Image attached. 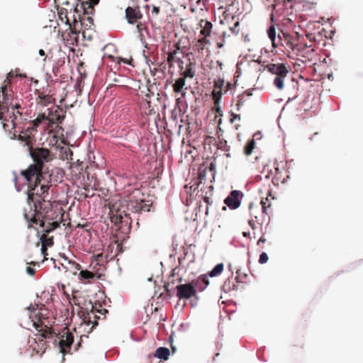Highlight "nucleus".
<instances>
[{"label":"nucleus","mask_w":363,"mask_h":363,"mask_svg":"<svg viewBox=\"0 0 363 363\" xmlns=\"http://www.w3.org/2000/svg\"><path fill=\"white\" fill-rule=\"evenodd\" d=\"M95 277V274L88 270H82L79 273V279L80 280H89L94 279Z\"/></svg>","instance_id":"obj_31"},{"label":"nucleus","mask_w":363,"mask_h":363,"mask_svg":"<svg viewBox=\"0 0 363 363\" xmlns=\"http://www.w3.org/2000/svg\"><path fill=\"white\" fill-rule=\"evenodd\" d=\"M176 289L177 296L179 299H189L196 294V289H195L193 282L179 284L177 286Z\"/></svg>","instance_id":"obj_11"},{"label":"nucleus","mask_w":363,"mask_h":363,"mask_svg":"<svg viewBox=\"0 0 363 363\" xmlns=\"http://www.w3.org/2000/svg\"><path fill=\"white\" fill-rule=\"evenodd\" d=\"M175 62L178 63L179 67V68H180V71L182 72V71L183 70V69H184V66H183L184 62H183V60H182V58H181V57H179V58H177V60H176V62Z\"/></svg>","instance_id":"obj_42"},{"label":"nucleus","mask_w":363,"mask_h":363,"mask_svg":"<svg viewBox=\"0 0 363 363\" xmlns=\"http://www.w3.org/2000/svg\"><path fill=\"white\" fill-rule=\"evenodd\" d=\"M215 108H216V112L218 114L222 115V110H221V108L219 106V105L214 104L213 110H215Z\"/></svg>","instance_id":"obj_43"},{"label":"nucleus","mask_w":363,"mask_h":363,"mask_svg":"<svg viewBox=\"0 0 363 363\" xmlns=\"http://www.w3.org/2000/svg\"><path fill=\"white\" fill-rule=\"evenodd\" d=\"M45 225L43 228V231L45 233H43L40 237V241L42 242V245H45L46 247H51L54 244L53 241V237L48 238L46 235V233H50L52 231H53L55 229H56L59 226L58 221H52L50 222L48 220H45Z\"/></svg>","instance_id":"obj_8"},{"label":"nucleus","mask_w":363,"mask_h":363,"mask_svg":"<svg viewBox=\"0 0 363 363\" xmlns=\"http://www.w3.org/2000/svg\"><path fill=\"white\" fill-rule=\"evenodd\" d=\"M250 226L253 229L255 230L256 228V226L255 225V223H254V220H250L249 222H248Z\"/></svg>","instance_id":"obj_50"},{"label":"nucleus","mask_w":363,"mask_h":363,"mask_svg":"<svg viewBox=\"0 0 363 363\" xmlns=\"http://www.w3.org/2000/svg\"><path fill=\"white\" fill-rule=\"evenodd\" d=\"M225 35H226L225 32H223V35H223V40L221 42H218L217 43V48H223L224 44H225Z\"/></svg>","instance_id":"obj_40"},{"label":"nucleus","mask_w":363,"mask_h":363,"mask_svg":"<svg viewBox=\"0 0 363 363\" xmlns=\"http://www.w3.org/2000/svg\"><path fill=\"white\" fill-rule=\"evenodd\" d=\"M266 242V239L263 237H261L258 241H257V245H259L260 242Z\"/></svg>","instance_id":"obj_51"},{"label":"nucleus","mask_w":363,"mask_h":363,"mask_svg":"<svg viewBox=\"0 0 363 363\" xmlns=\"http://www.w3.org/2000/svg\"><path fill=\"white\" fill-rule=\"evenodd\" d=\"M206 38H207V37L203 36V38H199V39L198 40V42H199L200 44H204V43H206L207 42V40H206Z\"/></svg>","instance_id":"obj_46"},{"label":"nucleus","mask_w":363,"mask_h":363,"mask_svg":"<svg viewBox=\"0 0 363 363\" xmlns=\"http://www.w3.org/2000/svg\"><path fill=\"white\" fill-rule=\"evenodd\" d=\"M255 141L254 140V139H251V140H248L244 147V153L247 156L250 155L252 153V151L255 149Z\"/></svg>","instance_id":"obj_28"},{"label":"nucleus","mask_w":363,"mask_h":363,"mask_svg":"<svg viewBox=\"0 0 363 363\" xmlns=\"http://www.w3.org/2000/svg\"><path fill=\"white\" fill-rule=\"evenodd\" d=\"M239 127H240V125H235V129H237V130H238V129L239 128Z\"/></svg>","instance_id":"obj_59"},{"label":"nucleus","mask_w":363,"mask_h":363,"mask_svg":"<svg viewBox=\"0 0 363 363\" xmlns=\"http://www.w3.org/2000/svg\"><path fill=\"white\" fill-rule=\"evenodd\" d=\"M63 110L59 106H55L50 109V112L48 115V121L50 123H61L65 116L62 114Z\"/></svg>","instance_id":"obj_15"},{"label":"nucleus","mask_w":363,"mask_h":363,"mask_svg":"<svg viewBox=\"0 0 363 363\" xmlns=\"http://www.w3.org/2000/svg\"><path fill=\"white\" fill-rule=\"evenodd\" d=\"M126 208L128 211L136 213V212H149L152 203L147 201L145 199V195L142 193L139 189H135L127 196L126 200Z\"/></svg>","instance_id":"obj_5"},{"label":"nucleus","mask_w":363,"mask_h":363,"mask_svg":"<svg viewBox=\"0 0 363 363\" xmlns=\"http://www.w3.org/2000/svg\"><path fill=\"white\" fill-rule=\"evenodd\" d=\"M37 95L35 99L36 103L43 106H48L55 101V99L50 92L46 93V91H44L37 90Z\"/></svg>","instance_id":"obj_16"},{"label":"nucleus","mask_w":363,"mask_h":363,"mask_svg":"<svg viewBox=\"0 0 363 363\" xmlns=\"http://www.w3.org/2000/svg\"><path fill=\"white\" fill-rule=\"evenodd\" d=\"M264 70L277 76H286L289 72V67L283 63H269L264 67Z\"/></svg>","instance_id":"obj_13"},{"label":"nucleus","mask_w":363,"mask_h":363,"mask_svg":"<svg viewBox=\"0 0 363 363\" xmlns=\"http://www.w3.org/2000/svg\"><path fill=\"white\" fill-rule=\"evenodd\" d=\"M73 264L74 265V267L77 270H79L81 268V266L79 264H77L76 262H73Z\"/></svg>","instance_id":"obj_52"},{"label":"nucleus","mask_w":363,"mask_h":363,"mask_svg":"<svg viewBox=\"0 0 363 363\" xmlns=\"http://www.w3.org/2000/svg\"><path fill=\"white\" fill-rule=\"evenodd\" d=\"M242 196V194L238 190H233L230 195L225 199V203L231 209H236L240 205V196Z\"/></svg>","instance_id":"obj_14"},{"label":"nucleus","mask_w":363,"mask_h":363,"mask_svg":"<svg viewBox=\"0 0 363 363\" xmlns=\"http://www.w3.org/2000/svg\"><path fill=\"white\" fill-rule=\"evenodd\" d=\"M249 235H250V233H246V232H244V233H243V236H244V237H247V236H249Z\"/></svg>","instance_id":"obj_56"},{"label":"nucleus","mask_w":363,"mask_h":363,"mask_svg":"<svg viewBox=\"0 0 363 363\" xmlns=\"http://www.w3.org/2000/svg\"><path fill=\"white\" fill-rule=\"evenodd\" d=\"M282 35H278V46L280 45L283 47H288L294 53L296 51L299 44L296 43L297 40L292 35L281 32Z\"/></svg>","instance_id":"obj_12"},{"label":"nucleus","mask_w":363,"mask_h":363,"mask_svg":"<svg viewBox=\"0 0 363 363\" xmlns=\"http://www.w3.org/2000/svg\"><path fill=\"white\" fill-rule=\"evenodd\" d=\"M26 272L30 275V276H33L35 273V270L34 268L31 267H26Z\"/></svg>","instance_id":"obj_41"},{"label":"nucleus","mask_w":363,"mask_h":363,"mask_svg":"<svg viewBox=\"0 0 363 363\" xmlns=\"http://www.w3.org/2000/svg\"><path fill=\"white\" fill-rule=\"evenodd\" d=\"M81 8L83 9L84 13H91L94 6L96 5L99 0H82Z\"/></svg>","instance_id":"obj_23"},{"label":"nucleus","mask_w":363,"mask_h":363,"mask_svg":"<svg viewBox=\"0 0 363 363\" xmlns=\"http://www.w3.org/2000/svg\"><path fill=\"white\" fill-rule=\"evenodd\" d=\"M230 281L229 280L225 282L223 287L225 288L226 290L230 291L236 290L238 289V286L235 284H233V286H230Z\"/></svg>","instance_id":"obj_38"},{"label":"nucleus","mask_w":363,"mask_h":363,"mask_svg":"<svg viewBox=\"0 0 363 363\" xmlns=\"http://www.w3.org/2000/svg\"><path fill=\"white\" fill-rule=\"evenodd\" d=\"M152 13L157 15L160 13V8L157 6H153Z\"/></svg>","instance_id":"obj_44"},{"label":"nucleus","mask_w":363,"mask_h":363,"mask_svg":"<svg viewBox=\"0 0 363 363\" xmlns=\"http://www.w3.org/2000/svg\"><path fill=\"white\" fill-rule=\"evenodd\" d=\"M117 58H118V60H117L118 63L123 62L124 64L131 65L132 59L128 60V59H125V58H123V57H117Z\"/></svg>","instance_id":"obj_39"},{"label":"nucleus","mask_w":363,"mask_h":363,"mask_svg":"<svg viewBox=\"0 0 363 363\" xmlns=\"http://www.w3.org/2000/svg\"><path fill=\"white\" fill-rule=\"evenodd\" d=\"M196 289L203 291L209 285L208 276L207 274H202L196 279L192 281Z\"/></svg>","instance_id":"obj_19"},{"label":"nucleus","mask_w":363,"mask_h":363,"mask_svg":"<svg viewBox=\"0 0 363 363\" xmlns=\"http://www.w3.org/2000/svg\"><path fill=\"white\" fill-rule=\"evenodd\" d=\"M268 36L272 41V45L274 48L278 47V38L276 37V30L273 26H270L267 30Z\"/></svg>","instance_id":"obj_26"},{"label":"nucleus","mask_w":363,"mask_h":363,"mask_svg":"<svg viewBox=\"0 0 363 363\" xmlns=\"http://www.w3.org/2000/svg\"><path fill=\"white\" fill-rule=\"evenodd\" d=\"M222 95H223V92L221 90H218L217 89L213 88V92H212V96H213V99L215 105L220 104Z\"/></svg>","instance_id":"obj_30"},{"label":"nucleus","mask_w":363,"mask_h":363,"mask_svg":"<svg viewBox=\"0 0 363 363\" xmlns=\"http://www.w3.org/2000/svg\"><path fill=\"white\" fill-rule=\"evenodd\" d=\"M286 76H276L274 80V86L279 90H281L284 87V79Z\"/></svg>","instance_id":"obj_32"},{"label":"nucleus","mask_w":363,"mask_h":363,"mask_svg":"<svg viewBox=\"0 0 363 363\" xmlns=\"http://www.w3.org/2000/svg\"><path fill=\"white\" fill-rule=\"evenodd\" d=\"M239 24H240V23H239V22H238V21H237V22L235 23L234 27L230 28V30H231V31H232L233 33H238V31H235V28L239 26Z\"/></svg>","instance_id":"obj_47"},{"label":"nucleus","mask_w":363,"mask_h":363,"mask_svg":"<svg viewBox=\"0 0 363 363\" xmlns=\"http://www.w3.org/2000/svg\"><path fill=\"white\" fill-rule=\"evenodd\" d=\"M247 277V274H244L243 277L245 278Z\"/></svg>","instance_id":"obj_63"},{"label":"nucleus","mask_w":363,"mask_h":363,"mask_svg":"<svg viewBox=\"0 0 363 363\" xmlns=\"http://www.w3.org/2000/svg\"><path fill=\"white\" fill-rule=\"evenodd\" d=\"M199 26L202 28L201 34L205 37H209L212 31L213 24L207 20L201 19Z\"/></svg>","instance_id":"obj_21"},{"label":"nucleus","mask_w":363,"mask_h":363,"mask_svg":"<svg viewBox=\"0 0 363 363\" xmlns=\"http://www.w3.org/2000/svg\"><path fill=\"white\" fill-rule=\"evenodd\" d=\"M123 208L121 201L115 202L110 206V220L118 230L123 228H130V218Z\"/></svg>","instance_id":"obj_6"},{"label":"nucleus","mask_w":363,"mask_h":363,"mask_svg":"<svg viewBox=\"0 0 363 363\" xmlns=\"http://www.w3.org/2000/svg\"><path fill=\"white\" fill-rule=\"evenodd\" d=\"M43 311H46V309L33 308L29 315L33 326L39 333V334L36 335L37 338L35 339V342L37 340L39 341V343L38 344L39 350L42 352H44L45 350L46 341L45 339L55 338V342H56V338H58L60 339L58 345L60 352L63 354L69 353V351L67 350L70 349L74 342V336L72 333L67 327L64 328L60 333H57L51 327L49 326L50 321L48 320V318L45 317L46 314H45Z\"/></svg>","instance_id":"obj_2"},{"label":"nucleus","mask_w":363,"mask_h":363,"mask_svg":"<svg viewBox=\"0 0 363 363\" xmlns=\"http://www.w3.org/2000/svg\"><path fill=\"white\" fill-rule=\"evenodd\" d=\"M223 268L224 265L223 263L218 264L207 275L211 277L218 276L222 273Z\"/></svg>","instance_id":"obj_29"},{"label":"nucleus","mask_w":363,"mask_h":363,"mask_svg":"<svg viewBox=\"0 0 363 363\" xmlns=\"http://www.w3.org/2000/svg\"><path fill=\"white\" fill-rule=\"evenodd\" d=\"M240 119H241V116L240 114H237L233 112L230 113V122L231 123H233L235 122V121H236V120L240 121Z\"/></svg>","instance_id":"obj_36"},{"label":"nucleus","mask_w":363,"mask_h":363,"mask_svg":"<svg viewBox=\"0 0 363 363\" xmlns=\"http://www.w3.org/2000/svg\"><path fill=\"white\" fill-rule=\"evenodd\" d=\"M269 203V201H268L267 198L266 199L265 201L262 200V201H261L263 213L267 214V208L270 207V203Z\"/></svg>","instance_id":"obj_35"},{"label":"nucleus","mask_w":363,"mask_h":363,"mask_svg":"<svg viewBox=\"0 0 363 363\" xmlns=\"http://www.w3.org/2000/svg\"><path fill=\"white\" fill-rule=\"evenodd\" d=\"M260 138H261L260 133H255L253 135V138L252 139H254V140H259Z\"/></svg>","instance_id":"obj_49"},{"label":"nucleus","mask_w":363,"mask_h":363,"mask_svg":"<svg viewBox=\"0 0 363 363\" xmlns=\"http://www.w3.org/2000/svg\"><path fill=\"white\" fill-rule=\"evenodd\" d=\"M125 18L129 24H135L143 18L138 5L129 6L125 9Z\"/></svg>","instance_id":"obj_10"},{"label":"nucleus","mask_w":363,"mask_h":363,"mask_svg":"<svg viewBox=\"0 0 363 363\" xmlns=\"http://www.w3.org/2000/svg\"><path fill=\"white\" fill-rule=\"evenodd\" d=\"M195 63L189 62L186 65V69L184 71L180 72V75L185 79L190 78L192 79L196 75V69H195Z\"/></svg>","instance_id":"obj_20"},{"label":"nucleus","mask_w":363,"mask_h":363,"mask_svg":"<svg viewBox=\"0 0 363 363\" xmlns=\"http://www.w3.org/2000/svg\"><path fill=\"white\" fill-rule=\"evenodd\" d=\"M75 167L79 171V173L80 174L81 173L80 172L82 171V169H83L82 164H78Z\"/></svg>","instance_id":"obj_54"},{"label":"nucleus","mask_w":363,"mask_h":363,"mask_svg":"<svg viewBox=\"0 0 363 363\" xmlns=\"http://www.w3.org/2000/svg\"><path fill=\"white\" fill-rule=\"evenodd\" d=\"M293 0H284V3H286V2H291Z\"/></svg>","instance_id":"obj_58"},{"label":"nucleus","mask_w":363,"mask_h":363,"mask_svg":"<svg viewBox=\"0 0 363 363\" xmlns=\"http://www.w3.org/2000/svg\"><path fill=\"white\" fill-rule=\"evenodd\" d=\"M237 276L235 277V279L237 281V282H242V278L240 277V275L239 274V271H237Z\"/></svg>","instance_id":"obj_48"},{"label":"nucleus","mask_w":363,"mask_h":363,"mask_svg":"<svg viewBox=\"0 0 363 363\" xmlns=\"http://www.w3.org/2000/svg\"><path fill=\"white\" fill-rule=\"evenodd\" d=\"M205 200H206V202H208V198H206Z\"/></svg>","instance_id":"obj_61"},{"label":"nucleus","mask_w":363,"mask_h":363,"mask_svg":"<svg viewBox=\"0 0 363 363\" xmlns=\"http://www.w3.org/2000/svg\"><path fill=\"white\" fill-rule=\"evenodd\" d=\"M179 101H180V99H177V103H179Z\"/></svg>","instance_id":"obj_60"},{"label":"nucleus","mask_w":363,"mask_h":363,"mask_svg":"<svg viewBox=\"0 0 363 363\" xmlns=\"http://www.w3.org/2000/svg\"><path fill=\"white\" fill-rule=\"evenodd\" d=\"M135 24H136V28L140 35V37L141 40H143V31L147 30L146 26L144 23H142L140 22V21H139L138 23H136Z\"/></svg>","instance_id":"obj_33"},{"label":"nucleus","mask_w":363,"mask_h":363,"mask_svg":"<svg viewBox=\"0 0 363 363\" xmlns=\"http://www.w3.org/2000/svg\"><path fill=\"white\" fill-rule=\"evenodd\" d=\"M252 96V90H247L245 91H244L242 94L238 95V101L235 104L236 110L238 111H240L244 106L248 104L251 101Z\"/></svg>","instance_id":"obj_17"},{"label":"nucleus","mask_w":363,"mask_h":363,"mask_svg":"<svg viewBox=\"0 0 363 363\" xmlns=\"http://www.w3.org/2000/svg\"><path fill=\"white\" fill-rule=\"evenodd\" d=\"M269 7H271V8L272 9V10H273V9H275V7H276V4H272L271 6H269Z\"/></svg>","instance_id":"obj_57"},{"label":"nucleus","mask_w":363,"mask_h":363,"mask_svg":"<svg viewBox=\"0 0 363 363\" xmlns=\"http://www.w3.org/2000/svg\"><path fill=\"white\" fill-rule=\"evenodd\" d=\"M297 60L303 63L312 62L315 59L316 52L313 48L306 45L299 44L294 52Z\"/></svg>","instance_id":"obj_7"},{"label":"nucleus","mask_w":363,"mask_h":363,"mask_svg":"<svg viewBox=\"0 0 363 363\" xmlns=\"http://www.w3.org/2000/svg\"><path fill=\"white\" fill-rule=\"evenodd\" d=\"M169 354L170 351L168 348L160 347L156 350L154 356L158 359L167 360L168 359Z\"/></svg>","instance_id":"obj_24"},{"label":"nucleus","mask_w":363,"mask_h":363,"mask_svg":"<svg viewBox=\"0 0 363 363\" xmlns=\"http://www.w3.org/2000/svg\"><path fill=\"white\" fill-rule=\"evenodd\" d=\"M39 55L40 56H43V57H45V51L42 49L39 50V52H38Z\"/></svg>","instance_id":"obj_53"},{"label":"nucleus","mask_w":363,"mask_h":363,"mask_svg":"<svg viewBox=\"0 0 363 363\" xmlns=\"http://www.w3.org/2000/svg\"><path fill=\"white\" fill-rule=\"evenodd\" d=\"M33 131L30 126H28L26 130H22L17 136V139L23 143V146L26 147L28 152L33 147V145L35 143V135L33 133Z\"/></svg>","instance_id":"obj_9"},{"label":"nucleus","mask_w":363,"mask_h":363,"mask_svg":"<svg viewBox=\"0 0 363 363\" xmlns=\"http://www.w3.org/2000/svg\"><path fill=\"white\" fill-rule=\"evenodd\" d=\"M268 261V255L266 252H262L259 258V264H264Z\"/></svg>","instance_id":"obj_37"},{"label":"nucleus","mask_w":363,"mask_h":363,"mask_svg":"<svg viewBox=\"0 0 363 363\" xmlns=\"http://www.w3.org/2000/svg\"><path fill=\"white\" fill-rule=\"evenodd\" d=\"M94 306H91V313H87V316H85L84 320L87 322L88 324H92L93 326L97 325V318H99L93 312Z\"/></svg>","instance_id":"obj_27"},{"label":"nucleus","mask_w":363,"mask_h":363,"mask_svg":"<svg viewBox=\"0 0 363 363\" xmlns=\"http://www.w3.org/2000/svg\"><path fill=\"white\" fill-rule=\"evenodd\" d=\"M186 85V79L181 76V77L176 79L173 84V91L175 93H181Z\"/></svg>","instance_id":"obj_25"},{"label":"nucleus","mask_w":363,"mask_h":363,"mask_svg":"<svg viewBox=\"0 0 363 363\" xmlns=\"http://www.w3.org/2000/svg\"><path fill=\"white\" fill-rule=\"evenodd\" d=\"M179 51L182 52L180 43H176L173 45L172 50L167 52V61L169 67H173L177 58H179V57H177V54L179 53Z\"/></svg>","instance_id":"obj_18"},{"label":"nucleus","mask_w":363,"mask_h":363,"mask_svg":"<svg viewBox=\"0 0 363 363\" xmlns=\"http://www.w3.org/2000/svg\"><path fill=\"white\" fill-rule=\"evenodd\" d=\"M52 175L50 172L33 177L30 181H26L28 185L27 202L30 205V215L26 211L23 213L25 219L28 222L38 223L40 226L45 225V220H54L55 212L52 209V203L46 198L51 186Z\"/></svg>","instance_id":"obj_1"},{"label":"nucleus","mask_w":363,"mask_h":363,"mask_svg":"<svg viewBox=\"0 0 363 363\" xmlns=\"http://www.w3.org/2000/svg\"><path fill=\"white\" fill-rule=\"evenodd\" d=\"M225 86V81L222 79H218L214 82L213 88L217 89L218 90H221L223 87Z\"/></svg>","instance_id":"obj_34"},{"label":"nucleus","mask_w":363,"mask_h":363,"mask_svg":"<svg viewBox=\"0 0 363 363\" xmlns=\"http://www.w3.org/2000/svg\"><path fill=\"white\" fill-rule=\"evenodd\" d=\"M69 154H70L71 155H72V151L69 150Z\"/></svg>","instance_id":"obj_62"},{"label":"nucleus","mask_w":363,"mask_h":363,"mask_svg":"<svg viewBox=\"0 0 363 363\" xmlns=\"http://www.w3.org/2000/svg\"><path fill=\"white\" fill-rule=\"evenodd\" d=\"M14 77L12 72L7 74L2 86L0 87V120L3 121L5 131L11 133L16 128L23 129V116L22 106L17 99L13 98L11 90H8L7 86L11 84V79Z\"/></svg>","instance_id":"obj_3"},{"label":"nucleus","mask_w":363,"mask_h":363,"mask_svg":"<svg viewBox=\"0 0 363 363\" xmlns=\"http://www.w3.org/2000/svg\"><path fill=\"white\" fill-rule=\"evenodd\" d=\"M48 121V116L45 113L38 115V116L33 121L29 122V125L32 130L37 131L38 126L45 121Z\"/></svg>","instance_id":"obj_22"},{"label":"nucleus","mask_w":363,"mask_h":363,"mask_svg":"<svg viewBox=\"0 0 363 363\" xmlns=\"http://www.w3.org/2000/svg\"><path fill=\"white\" fill-rule=\"evenodd\" d=\"M230 86H231L230 83L228 82L225 86V92L228 90V89L230 87Z\"/></svg>","instance_id":"obj_55"},{"label":"nucleus","mask_w":363,"mask_h":363,"mask_svg":"<svg viewBox=\"0 0 363 363\" xmlns=\"http://www.w3.org/2000/svg\"><path fill=\"white\" fill-rule=\"evenodd\" d=\"M34 164H30L28 167L21 172V177L15 175L13 181L16 186L18 185L21 179L26 181H30L33 177L43 174L44 172H49L48 168L45 164L51 162L54 159V155L47 148L44 147H33L29 151Z\"/></svg>","instance_id":"obj_4"},{"label":"nucleus","mask_w":363,"mask_h":363,"mask_svg":"<svg viewBox=\"0 0 363 363\" xmlns=\"http://www.w3.org/2000/svg\"><path fill=\"white\" fill-rule=\"evenodd\" d=\"M41 252L44 255V256L47 255V247L45 245H42Z\"/></svg>","instance_id":"obj_45"}]
</instances>
